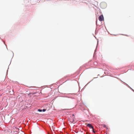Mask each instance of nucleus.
Here are the masks:
<instances>
[{"label": "nucleus", "instance_id": "obj_1", "mask_svg": "<svg viewBox=\"0 0 134 134\" xmlns=\"http://www.w3.org/2000/svg\"><path fill=\"white\" fill-rule=\"evenodd\" d=\"M69 95V97H68L69 98H71V99H74L75 98L74 97H73L72 96H73L74 95H75L76 94L73 93H69L68 94Z\"/></svg>", "mask_w": 134, "mask_h": 134}, {"label": "nucleus", "instance_id": "obj_2", "mask_svg": "<svg viewBox=\"0 0 134 134\" xmlns=\"http://www.w3.org/2000/svg\"><path fill=\"white\" fill-rule=\"evenodd\" d=\"M98 19L100 21H103L104 20V17L102 15H100L98 18Z\"/></svg>", "mask_w": 134, "mask_h": 134}, {"label": "nucleus", "instance_id": "obj_3", "mask_svg": "<svg viewBox=\"0 0 134 134\" xmlns=\"http://www.w3.org/2000/svg\"><path fill=\"white\" fill-rule=\"evenodd\" d=\"M87 126L89 127L91 129H93V127L92 125L90 123L87 124Z\"/></svg>", "mask_w": 134, "mask_h": 134}, {"label": "nucleus", "instance_id": "obj_4", "mask_svg": "<svg viewBox=\"0 0 134 134\" xmlns=\"http://www.w3.org/2000/svg\"><path fill=\"white\" fill-rule=\"evenodd\" d=\"M37 110L39 112H40L42 111V109H38Z\"/></svg>", "mask_w": 134, "mask_h": 134}, {"label": "nucleus", "instance_id": "obj_5", "mask_svg": "<svg viewBox=\"0 0 134 134\" xmlns=\"http://www.w3.org/2000/svg\"><path fill=\"white\" fill-rule=\"evenodd\" d=\"M63 97H66V98H68V97H69V96H63Z\"/></svg>", "mask_w": 134, "mask_h": 134}, {"label": "nucleus", "instance_id": "obj_6", "mask_svg": "<svg viewBox=\"0 0 134 134\" xmlns=\"http://www.w3.org/2000/svg\"><path fill=\"white\" fill-rule=\"evenodd\" d=\"M46 110V109H44L42 110V111L43 112H45Z\"/></svg>", "mask_w": 134, "mask_h": 134}, {"label": "nucleus", "instance_id": "obj_7", "mask_svg": "<svg viewBox=\"0 0 134 134\" xmlns=\"http://www.w3.org/2000/svg\"><path fill=\"white\" fill-rule=\"evenodd\" d=\"M98 44V43H97V46ZM97 46L96 48V49L95 50V51H94V54H95V52H96V48H97Z\"/></svg>", "mask_w": 134, "mask_h": 134}, {"label": "nucleus", "instance_id": "obj_8", "mask_svg": "<svg viewBox=\"0 0 134 134\" xmlns=\"http://www.w3.org/2000/svg\"><path fill=\"white\" fill-rule=\"evenodd\" d=\"M93 130H92V131H93V132L94 133H95V131H94V129L93 128Z\"/></svg>", "mask_w": 134, "mask_h": 134}, {"label": "nucleus", "instance_id": "obj_9", "mask_svg": "<svg viewBox=\"0 0 134 134\" xmlns=\"http://www.w3.org/2000/svg\"><path fill=\"white\" fill-rule=\"evenodd\" d=\"M65 94H65V93H62V95L63 96H65Z\"/></svg>", "mask_w": 134, "mask_h": 134}, {"label": "nucleus", "instance_id": "obj_10", "mask_svg": "<svg viewBox=\"0 0 134 134\" xmlns=\"http://www.w3.org/2000/svg\"><path fill=\"white\" fill-rule=\"evenodd\" d=\"M104 127H106V125H104Z\"/></svg>", "mask_w": 134, "mask_h": 134}, {"label": "nucleus", "instance_id": "obj_11", "mask_svg": "<svg viewBox=\"0 0 134 134\" xmlns=\"http://www.w3.org/2000/svg\"><path fill=\"white\" fill-rule=\"evenodd\" d=\"M130 88L134 92V90H133L132 88H131L130 87Z\"/></svg>", "mask_w": 134, "mask_h": 134}, {"label": "nucleus", "instance_id": "obj_12", "mask_svg": "<svg viewBox=\"0 0 134 134\" xmlns=\"http://www.w3.org/2000/svg\"><path fill=\"white\" fill-rule=\"evenodd\" d=\"M130 88L134 92V90H133L132 88H131L130 87Z\"/></svg>", "mask_w": 134, "mask_h": 134}, {"label": "nucleus", "instance_id": "obj_13", "mask_svg": "<svg viewBox=\"0 0 134 134\" xmlns=\"http://www.w3.org/2000/svg\"><path fill=\"white\" fill-rule=\"evenodd\" d=\"M130 88L134 92V90H133L132 88H131L130 87Z\"/></svg>", "mask_w": 134, "mask_h": 134}, {"label": "nucleus", "instance_id": "obj_14", "mask_svg": "<svg viewBox=\"0 0 134 134\" xmlns=\"http://www.w3.org/2000/svg\"><path fill=\"white\" fill-rule=\"evenodd\" d=\"M130 88L134 92V90H133L132 88H131L130 87Z\"/></svg>", "mask_w": 134, "mask_h": 134}, {"label": "nucleus", "instance_id": "obj_15", "mask_svg": "<svg viewBox=\"0 0 134 134\" xmlns=\"http://www.w3.org/2000/svg\"><path fill=\"white\" fill-rule=\"evenodd\" d=\"M125 83L126 85L127 86H128V85L126 83Z\"/></svg>", "mask_w": 134, "mask_h": 134}, {"label": "nucleus", "instance_id": "obj_16", "mask_svg": "<svg viewBox=\"0 0 134 134\" xmlns=\"http://www.w3.org/2000/svg\"><path fill=\"white\" fill-rule=\"evenodd\" d=\"M14 56V53H13V56Z\"/></svg>", "mask_w": 134, "mask_h": 134}, {"label": "nucleus", "instance_id": "obj_17", "mask_svg": "<svg viewBox=\"0 0 134 134\" xmlns=\"http://www.w3.org/2000/svg\"><path fill=\"white\" fill-rule=\"evenodd\" d=\"M97 21H96V24H97Z\"/></svg>", "mask_w": 134, "mask_h": 134}, {"label": "nucleus", "instance_id": "obj_18", "mask_svg": "<svg viewBox=\"0 0 134 134\" xmlns=\"http://www.w3.org/2000/svg\"><path fill=\"white\" fill-rule=\"evenodd\" d=\"M106 134H107V133Z\"/></svg>", "mask_w": 134, "mask_h": 134}]
</instances>
